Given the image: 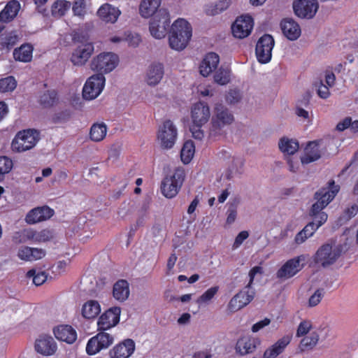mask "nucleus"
I'll return each mask as SVG.
<instances>
[{"label": "nucleus", "instance_id": "nucleus-5", "mask_svg": "<svg viewBox=\"0 0 358 358\" xmlns=\"http://www.w3.org/2000/svg\"><path fill=\"white\" fill-rule=\"evenodd\" d=\"M185 171L181 168H177L174 170L173 174L167 176L162 182V194L168 199L175 197L184 180Z\"/></svg>", "mask_w": 358, "mask_h": 358}, {"label": "nucleus", "instance_id": "nucleus-53", "mask_svg": "<svg viewBox=\"0 0 358 358\" xmlns=\"http://www.w3.org/2000/svg\"><path fill=\"white\" fill-rule=\"evenodd\" d=\"M324 296V289L320 288L316 289L308 299V306L315 307L317 306Z\"/></svg>", "mask_w": 358, "mask_h": 358}, {"label": "nucleus", "instance_id": "nucleus-24", "mask_svg": "<svg viewBox=\"0 0 358 358\" xmlns=\"http://www.w3.org/2000/svg\"><path fill=\"white\" fill-rule=\"evenodd\" d=\"M45 250L38 248L21 246L17 252V257L23 262H34L45 256Z\"/></svg>", "mask_w": 358, "mask_h": 358}, {"label": "nucleus", "instance_id": "nucleus-21", "mask_svg": "<svg viewBox=\"0 0 358 358\" xmlns=\"http://www.w3.org/2000/svg\"><path fill=\"white\" fill-rule=\"evenodd\" d=\"M135 343L131 339H125L110 350V358H129L134 352Z\"/></svg>", "mask_w": 358, "mask_h": 358}, {"label": "nucleus", "instance_id": "nucleus-10", "mask_svg": "<svg viewBox=\"0 0 358 358\" xmlns=\"http://www.w3.org/2000/svg\"><path fill=\"white\" fill-rule=\"evenodd\" d=\"M106 78L102 74H94L85 82L83 88V96L86 100L96 99L103 91Z\"/></svg>", "mask_w": 358, "mask_h": 358}, {"label": "nucleus", "instance_id": "nucleus-45", "mask_svg": "<svg viewBox=\"0 0 358 358\" xmlns=\"http://www.w3.org/2000/svg\"><path fill=\"white\" fill-rule=\"evenodd\" d=\"M219 290L217 286L211 287L205 291L196 301L199 306L208 303L216 295Z\"/></svg>", "mask_w": 358, "mask_h": 358}, {"label": "nucleus", "instance_id": "nucleus-38", "mask_svg": "<svg viewBox=\"0 0 358 358\" xmlns=\"http://www.w3.org/2000/svg\"><path fill=\"white\" fill-rule=\"evenodd\" d=\"M71 3L66 0H57L51 7L52 15L55 18H59L64 16L70 9Z\"/></svg>", "mask_w": 358, "mask_h": 358}, {"label": "nucleus", "instance_id": "nucleus-22", "mask_svg": "<svg viewBox=\"0 0 358 358\" xmlns=\"http://www.w3.org/2000/svg\"><path fill=\"white\" fill-rule=\"evenodd\" d=\"M280 27L283 36L289 41L297 40L301 34V29L299 24L292 18L282 20Z\"/></svg>", "mask_w": 358, "mask_h": 358}, {"label": "nucleus", "instance_id": "nucleus-64", "mask_svg": "<svg viewBox=\"0 0 358 358\" xmlns=\"http://www.w3.org/2000/svg\"><path fill=\"white\" fill-rule=\"evenodd\" d=\"M212 354L208 350H200L195 352L193 355V358H211Z\"/></svg>", "mask_w": 358, "mask_h": 358}, {"label": "nucleus", "instance_id": "nucleus-7", "mask_svg": "<svg viewBox=\"0 0 358 358\" xmlns=\"http://www.w3.org/2000/svg\"><path fill=\"white\" fill-rule=\"evenodd\" d=\"M157 138L163 149L172 148L178 138V129L176 124L170 120L163 122L159 126Z\"/></svg>", "mask_w": 358, "mask_h": 358}, {"label": "nucleus", "instance_id": "nucleus-2", "mask_svg": "<svg viewBox=\"0 0 358 358\" xmlns=\"http://www.w3.org/2000/svg\"><path fill=\"white\" fill-rule=\"evenodd\" d=\"M192 36V28L184 18L176 20L171 24L169 43L171 49L181 51L188 45Z\"/></svg>", "mask_w": 358, "mask_h": 358}, {"label": "nucleus", "instance_id": "nucleus-19", "mask_svg": "<svg viewBox=\"0 0 358 358\" xmlns=\"http://www.w3.org/2000/svg\"><path fill=\"white\" fill-rule=\"evenodd\" d=\"M164 76V66L159 62L151 63L145 73L144 81L150 87L159 85Z\"/></svg>", "mask_w": 358, "mask_h": 358}, {"label": "nucleus", "instance_id": "nucleus-54", "mask_svg": "<svg viewBox=\"0 0 358 358\" xmlns=\"http://www.w3.org/2000/svg\"><path fill=\"white\" fill-rule=\"evenodd\" d=\"M242 98V94L240 90L237 89L230 90L225 96L227 103L229 104H235L238 103Z\"/></svg>", "mask_w": 358, "mask_h": 358}, {"label": "nucleus", "instance_id": "nucleus-42", "mask_svg": "<svg viewBox=\"0 0 358 358\" xmlns=\"http://www.w3.org/2000/svg\"><path fill=\"white\" fill-rule=\"evenodd\" d=\"M319 341V334L316 331H312L303 338L300 342L301 350H311L316 346Z\"/></svg>", "mask_w": 358, "mask_h": 358}, {"label": "nucleus", "instance_id": "nucleus-55", "mask_svg": "<svg viewBox=\"0 0 358 358\" xmlns=\"http://www.w3.org/2000/svg\"><path fill=\"white\" fill-rule=\"evenodd\" d=\"M262 272H263V268H262V267H261L259 266H254L253 268H252L250 270V271L248 273L249 280H248V282L247 283V285L245 286L246 287V289H252V285L253 284V281L255 280L256 275L262 274Z\"/></svg>", "mask_w": 358, "mask_h": 358}, {"label": "nucleus", "instance_id": "nucleus-43", "mask_svg": "<svg viewBox=\"0 0 358 358\" xmlns=\"http://www.w3.org/2000/svg\"><path fill=\"white\" fill-rule=\"evenodd\" d=\"M41 105L45 108H49L55 106L58 102L57 94L55 90L47 91L44 92L39 99Z\"/></svg>", "mask_w": 358, "mask_h": 358}, {"label": "nucleus", "instance_id": "nucleus-56", "mask_svg": "<svg viewBox=\"0 0 358 358\" xmlns=\"http://www.w3.org/2000/svg\"><path fill=\"white\" fill-rule=\"evenodd\" d=\"M315 87H317V94L320 98L325 99L329 96V86L324 85L322 81H320L315 83Z\"/></svg>", "mask_w": 358, "mask_h": 358}, {"label": "nucleus", "instance_id": "nucleus-28", "mask_svg": "<svg viewBox=\"0 0 358 358\" xmlns=\"http://www.w3.org/2000/svg\"><path fill=\"white\" fill-rule=\"evenodd\" d=\"M97 16L106 23H115L121 15L120 10L110 3L101 5L96 12Z\"/></svg>", "mask_w": 358, "mask_h": 358}, {"label": "nucleus", "instance_id": "nucleus-36", "mask_svg": "<svg viewBox=\"0 0 358 358\" xmlns=\"http://www.w3.org/2000/svg\"><path fill=\"white\" fill-rule=\"evenodd\" d=\"M129 285L127 281L120 280L114 284L113 296L115 300L123 302L129 298Z\"/></svg>", "mask_w": 358, "mask_h": 358}, {"label": "nucleus", "instance_id": "nucleus-15", "mask_svg": "<svg viewBox=\"0 0 358 358\" xmlns=\"http://www.w3.org/2000/svg\"><path fill=\"white\" fill-rule=\"evenodd\" d=\"M255 295L254 289H246L245 287L231 299L227 305V310L230 313H235L242 309L252 301Z\"/></svg>", "mask_w": 358, "mask_h": 358}, {"label": "nucleus", "instance_id": "nucleus-18", "mask_svg": "<svg viewBox=\"0 0 358 358\" xmlns=\"http://www.w3.org/2000/svg\"><path fill=\"white\" fill-rule=\"evenodd\" d=\"M190 117L192 124L198 126H203L210 120V109L209 106L202 101H199L192 105L190 111Z\"/></svg>", "mask_w": 358, "mask_h": 358}, {"label": "nucleus", "instance_id": "nucleus-35", "mask_svg": "<svg viewBox=\"0 0 358 358\" xmlns=\"http://www.w3.org/2000/svg\"><path fill=\"white\" fill-rule=\"evenodd\" d=\"M34 47L29 43H24L13 50V55L15 61L27 63L32 60Z\"/></svg>", "mask_w": 358, "mask_h": 358}, {"label": "nucleus", "instance_id": "nucleus-23", "mask_svg": "<svg viewBox=\"0 0 358 358\" xmlns=\"http://www.w3.org/2000/svg\"><path fill=\"white\" fill-rule=\"evenodd\" d=\"M53 214L54 210L48 206L37 207L27 214L25 221L29 224H33L50 218Z\"/></svg>", "mask_w": 358, "mask_h": 358}, {"label": "nucleus", "instance_id": "nucleus-62", "mask_svg": "<svg viewBox=\"0 0 358 358\" xmlns=\"http://www.w3.org/2000/svg\"><path fill=\"white\" fill-rule=\"evenodd\" d=\"M358 213V205L356 203L352 204L345 210V216L347 219H351L355 217Z\"/></svg>", "mask_w": 358, "mask_h": 358}, {"label": "nucleus", "instance_id": "nucleus-57", "mask_svg": "<svg viewBox=\"0 0 358 358\" xmlns=\"http://www.w3.org/2000/svg\"><path fill=\"white\" fill-rule=\"evenodd\" d=\"M203 126H198L195 124H192L190 127V131L192 137L196 140H202L204 137V131L202 129Z\"/></svg>", "mask_w": 358, "mask_h": 358}, {"label": "nucleus", "instance_id": "nucleus-40", "mask_svg": "<svg viewBox=\"0 0 358 358\" xmlns=\"http://www.w3.org/2000/svg\"><path fill=\"white\" fill-rule=\"evenodd\" d=\"M195 153V145L192 141H187L183 144L180 152L182 162L185 164H189L192 159Z\"/></svg>", "mask_w": 358, "mask_h": 358}, {"label": "nucleus", "instance_id": "nucleus-30", "mask_svg": "<svg viewBox=\"0 0 358 358\" xmlns=\"http://www.w3.org/2000/svg\"><path fill=\"white\" fill-rule=\"evenodd\" d=\"M54 334L58 340L69 344L73 343L77 338L76 330L69 325H59L54 329Z\"/></svg>", "mask_w": 358, "mask_h": 358}, {"label": "nucleus", "instance_id": "nucleus-26", "mask_svg": "<svg viewBox=\"0 0 358 358\" xmlns=\"http://www.w3.org/2000/svg\"><path fill=\"white\" fill-rule=\"evenodd\" d=\"M220 63V57L215 52L207 53L199 65V72L204 77L208 76L217 68Z\"/></svg>", "mask_w": 358, "mask_h": 358}, {"label": "nucleus", "instance_id": "nucleus-37", "mask_svg": "<svg viewBox=\"0 0 358 358\" xmlns=\"http://www.w3.org/2000/svg\"><path fill=\"white\" fill-rule=\"evenodd\" d=\"M108 127L103 122L94 123L90 130V139L93 142H101L106 136Z\"/></svg>", "mask_w": 358, "mask_h": 358}, {"label": "nucleus", "instance_id": "nucleus-20", "mask_svg": "<svg viewBox=\"0 0 358 358\" xmlns=\"http://www.w3.org/2000/svg\"><path fill=\"white\" fill-rule=\"evenodd\" d=\"M94 45L86 43L79 45L72 52L71 61L75 66L84 65L94 52Z\"/></svg>", "mask_w": 358, "mask_h": 358}, {"label": "nucleus", "instance_id": "nucleus-14", "mask_svg": "<svg viewBox=\"0 0 358 358\" xmlns=\"http://www.w3.org/2000/svg\"><path fill=\"white\" fill-rule=\"evenodd\" d=\"M294 14L302 19H312L319 8L317 0H295L293 2Z\"/></svg>", "mask_w": 358, "mask_h": 358}, {"label": "nucleus", "instance_id": "nucleus-1", "mask_svg": "<svg viewBox=\"0 0 358 358\" xmlns=\"http://www.w3.org/2000/svg\"><path fill=\"white\" fill-rule=\"evenodd\" d=\"M338 191L339 186L335 185L334 181L331 180L329 182L328 187L315 193V199L317 201L313 204L310 211L313 221L302 229L308 237H311L316 230L327 222L328 215L322 210L334 199Z\"/></svg>", "mask_w": 358, "mask_h": 358}, {"label": "nucleus", "instance_id": "nucleus-6", "mask_svg": "<svg viewBox=\"0 0 358 358\" xmlns=\"http://www.w3.org/2000/svg\"><path fill=\"white\" fill-rule=\"evenodd\" d=\"M171 22L170 14L165 8L160 9L150 22L149 30L152 37L161 39L165 37Z\"/></svg>", "mask_w": 358, "mask_h": 358}, {"label": "nucleus", "instance_id": "nucleus-52", "mask_svg": "<svg viewBox=\"0 0 358 358\" xmlns=\"http://www.w3.org/2000/svg\"><path fill=\"white\" fill-rule=\"evenodd\" d=\"M313 329V323L310 320L301 321L297 328L296 336L302 337L306 336Z\"/></svg>", "mask_w": 358, "mask_h": 358}, {"label": "nucleus", "instance_id": "nucleus-3", "mask_svg": "<svg viewBox=\"0 0 358 358\" xmlns=\"http://www.w3.org/2000/svg\"><path fill=\"white\" fill-rule=\"evenodd\" d=\"M38 139V133L34 129L19 131L12 141L11 149L15 152H25L32 149Z\"/></svg>", "mask_w": 358, "mask_h": 358}, {"label": "nucleus", "instance_id": "nucleus-58", "mask_svg": "<svg viewBox=\"0 0 358 358\" xmlns=\"http://www.w3.org/2000/svg\"><path fill=\"white\" fill-rule=\"evenodd\" d=\"M249 236V233L247 231H241L236 237L234 243L233 244V249L238 248L243 241L246 240Z\"/></svg>", "mask_w": 358, "mask_h": 358}, {"label": "nucleus", "instance_id": "nucleus-33", "mask_svg": "<svg viewBox=\"0 0 358 358\" xmlns=\"http://www.w3.org/2000/svg\"><path fill=\"white\" fill-rule=\"evenodd\" d=\"M321 157L318 144L315 142H310L304 150L303 155L301 157V162L303 164H308L319 159Z\"/></svg>", "mask_w": 358, "mask_h": 358}, {"label": "nucleus", "instance_id": "nucleus-48", "mask_svg": "<svg viewBox=\"0 0 358 358\" xmlns=\"http://www.w3.org/2000/svg\"><path fill=\"white\" fill-rule=\"evenodd\" d=\"M27 276L28 278H32L33 283L36 286L43 285L47 280L48 275L45 271H36V270H29Z\"/></svg>", "mask_w": 358, "mask_h": 358}, {"label": "nucleus", "instance_id": "nucleus-13", "mask_svg": "<svg viewBox=\"0 0 358 358\" xmlns=\"http://www.w3.org/2000/svg\"><path fill=\"white\" fill-rule=\"evenodd\" d=\"M274 44V39L269 34H264L258 40L255 52L260 63L266 64L271 61Z\"/></svg>", "mask_w": 358, "mask_h": 358}, {"label": "nucleus", "instance_id": "nucleus-17", "mask_svg": "<svg viewBox=\"0 0 358 358\" xmlns=\"http://www.w3.org/2000/svg\"><path fill=\"white\" fill-rule=\"evenodd\" d=\"M253 26L254 22L251 16L241 15L231 25L232 34L235 38H245L250 34Z\"/></svg>", "mask_w": 358, "mask_h": 358}, {"label": "nucleus", "instance_id": "nucleus-61", "mask_svg": "<svg viewBox=\"0 0 358 358\" xmlns=\"http://www.w3.org/2000/svg\"><path fill=\"white\" fill-rule=\"evenodd\" d=\"M18 41V36L15 33H10L7 35L3 41V43L7 46H13Z\"/></svg>", "mask_w": 358, "mask_h": 358}, {"label": "nucleus", "instance_id": "nucleus-44", "mask_svg": "<svg viewBox=\"0 0 358 358\" xmlns=\"http://www.w3.org/2000/svg\"><path fill=\"white\" fill-rule=\"evenodd\" d=\"M229 0H220L215 5L206 6L205 12L209 15H215L225 10L229 6Z\"/></svg>", "mask_w": 358, "mask_h": 358}, {"label": "nucleus", "instance_id": "nucleus-39", "mask_svg": "<svg viewBox=\"0 0 358 358\" xmlns=\"http://www.w3.org/2000/svg\"><path fill=\"white\" fill-rule=\"evenodd\" d=\"M280 150L287 155H294L299 150V143L294 139L282 138L278 143Z\"/></svg>", "mask_w": 358, "mask_h": 358}, {"label": "nucleus", "instance_id": "nucleus-51", "mask_svg": "<svg viewBox=\"0 0 358 358\" xmlns=\"http://www.w3.org/2000/svg\"><path fill=\"white\" fill-rule=\"evenodd\" d=\"M13 167L11 159L6 156L0 157V178L8 173Z\"/></svg>", "mask_w": 358, "mask_h": 358}, {"label": "nucleus", "instance_id": "nucleus-4", "mask_svg": "<svg viewBox=\"0 0 358 358\" xmlns=\"http://www.w3.org/2000/svg\"><path fill=\"white\" fill-rule=\"evenodd\" d=\"M119 64V57L111 52H105L93 57L90 68L99 74L108 73L113 71Z\"/></svg>", "mask_w": 358, "mask_h": 358}, {"label": "nucleus", "instance_id": "nucleus-9", "mask_svg": "<svg viewBox=\"0 0 358 358\" xmlns=\"http://www.w3.org/2000/svg\"><path fill=\"white\" fill-rule=\"evenodd\" d=\"M234 121V115L226 106L222 103H216L215 105L211 120L213 129H222L231 124Z\"/></svg>", "mask_w": 358, "mask_h": 358}, {"label": "nucleus", "instance_id": "nucleus-12", "mask_svg": "<svg viewBox=\"0 0 358 358\" xmlns=\"http://www.w3.org/2000/svg\"><path fill=\"white\" fill-rule=\"evenodd\" d=\"M341 255V250L336 245L327 243L316 252L315 261L323 267L333 264Z\"/></svg>", "mask_w": 358, "mask_h": 358}, {"label": "nucleus", "instance_id": "nucleus-41", "mask_svg": "<svg viewBox=\"0 0 358 358\" xmlns=\"http://www.w3.org/2000/svg\"><path fill=\"white\" fill-rule=\"evenodd\" d=\"M13 241L16 244L33 242V229H24L15 232L13 236Z\"/></svg>", "mask_w": 358, "mask_h": 358}, {"label": "nucleus", "instance_id": "nucleus-50", "mask_svg": "<svg viewBox=\"0 0 358 358\" xmlns=\"http://www.w3.org/2000/svg\"><path fill=\"white\" fill-rule=\"evenodd\" d=\"M52 237V233L48 229L37 231L33 229V243H43L50 241Z\"/></svg>", "mask_w": 358, "mask_h": 358}, {"label": "nucleus", "instance_id": "nucleus-29", "mask_svg": "<svg viewBox=\"0 0 358 358\" xmlns=\"http://www.w3.org/2000/svg\"><path fill=\"white\" fill-rule=\"evenodd\" d=\"M291 341V336L285 335L282 336L264 351L263 358H276L285 351Z\"/></svg>", "mask_w": 358, "mask_h": 358}, {"label": "nucleus", "instance_id": "nucleus-16", "mask_svg": "<svg viewBox=\"0 0 358 358\" xmlns=\"http://www.w3.org/2000/svg\"><path fill=\"white\" fill-rule=\"evenodd\" d=\"M121 308L117 306L110 308L98 318L96 324L98 330L107 331L115 327L120 322Z\"/></svg>", "mask_w": 358, "mask_h": 358}, {"label": "nucleus", "instance_id": "nucleus-59", "mask_svg": "<svg viewBox=\"0 0 358 358\" xmlns=\"http://www.w3.org/2000/svg\"><path fill=\"white\" fill-rule=\"evenodd\" d=\"M71 263L70 259H66L64 260H60L56 263L55 265V272L58 273H62L66 271V268L69 267Z\"/></svg>", "mask_w": 358, "mask_h": 358}, {"label": "nucleus", "instance_id": "nucleus-31", "mask_svg": "<svg viewBox=\"0 0 358 358\" xmlns=\"http://www.w3.org/2000/svg\"><path fill=\"white\" fill-rule=\"evenodd\" d=\"M20 8V3L16 0L8 2L0 12V22L7 23L12 21L17 16Z\"/></svg>", "mask_w": 358, "mask_h": 358}, {"label": "nucleus", "instance_id": "nucleus-34", "mask_svg": "<svg viewBox=\"0 0 358 358\" xmlns=\"http://www.w3.org/2000/svg\"><path fill=\"white\" fill-rule=\"evenodd\" d=\"M101 308L99 302L96 300H88L81 308L82 316L87 320L96 318L101 313Z\"/></svg>", "mask_w": 358, "mask_h": 358}, {"label": "nucleus", "instance_id": "nucleus-47", "mask_svg": "<svg viewBox=\"0 0 358 358\" xmlns=\"http://www.w3.org/2000/svg\"><path fill=\"white\" fill-rule=\"evenodd\" d=\"M17 86V81L13 76H8L0 79V92L13 91Z\"/></svg>", "mask_w": 358, "mask_h": 358}, {"label": "nucleus", "instance_id": "nucleus-11", "mask_svg": "<svg viewBox=\"0 0 358 358\" xmlns=\"http://www.w3.org/2000/svg\"><path fill=\"white\" fill-rule=\"evenodd\" d=\"M306 257L299 255L285 262L276 273V277L284 281L296 275L303 267Z\"/></svg>", "mask_w": 358, "mask_h": 358}, {"label": "nucleus", "instance_id": "nucleus-32", "mask_svg": "<svg viewBox=\"0 0 358 358\" xmlns=\"http://www.w3.org/2000/svg\"><path fill=\"white\" fill-rule=\"evenodd\" d=\"M160 5L161 0H142L139 6V13L144 18L154 16L161 9Z\"/></svg>", "mask_w": 358, "mask_h": 358}, {"label": "nucleus", "instance_id": "nucleus-46", "mask_svg": "<svg viewBox=\"0 0 358 358\" xmlns=\"http://www.w3.org/2000/svg\"><path fill=\"white\" fill-rule=\"evenodd\" d=\"M231 71L229 69L220 68L214 75V80L219 85H226L229 83Z\"/></svg>", "mask_w": 358, "mask_h": 358}, {"label": "nucleus", "instance_id": "nucleus-27", "mask_svg": "<svg viewBox=\"0 0 358 358\" xmlns=\"http://www.w3.org/2000/svg\"><path fill=\"white\" fill-rule=\"evenodd\" d=\"M259 343L260 341L258 338L250 336H244L237 341L235 350L241 355H245L253 352Z\"/></svg>", "mask_w": 358, "mask_h": 358}, {"label": "nucleus", "instance_id": "nucleus-60", "mask_svg": "<svg viewBox=\"0 0 358 358\" xmlns=\"http://www.w3.org/2000/svg\"><path fill=\"white\" fill-rule=\"evenodd\" d=\"M271 323V320L268 318H264V320L257 322L254 324L251 328V330L253 333L258 332L264 327L268 326Z\"/></svg>", "mask_w": 358, "mask_h": 358}, {"label": "nucleus", "instance_id": "nucleus-63", "mask_svg": "<svg viewBox=\"0 0 358 358\" xmlns=\"http://www.w3.org/2000/svg\"><path fill=\"white\" fill-rule=\"evenodd\" d=\"M237 211L235 207H230L227 210V222L232 224L236 218Z\"/></svg>", "mask_w": 358, "mask_h": 358}, {"label": "nucleus", "instance_id": "nucleus-49", "mask_svg": "<svg viewBox=\"0 0 358 358\" xmlns=\"http://www.w3.org/2000/svg\"><path fill=\"white\" fill-rule=\"evenodd\" d=\"M71 7L73 15L80 18H83L87 13L85 0H74Z\"/></svg>", "mask_w": 358, "mask_h": 358}, {"label": "nucleus", "instance_id": "nucleus-25", "mask_svg": "<svg viewBox=\"0 0 358 358\" xmlns=\"http://www.w3.org/2000/svg\"><path fill=\"white\" fill-rule=\"evenodd\" d=\"M57 344L51 336H40L35 343V350L43 356H51L57 350Z\"/></svg>", "mask_w": 358, "mask_h": 358}, {"label": "nucleus", "instance_id": "nucleus-8", "mask_svg": "<svg viewBox=\"0 0 358 358\" xmlns=\"http://www.w3.org/2000/svg\"><path fill=\"white\" fill-rule=\"evenodd\" d=\"M92 337L86 345V352L90 355H94L102 350L108 348L115 341L114 336L103 330Z\"/></svg>", "mask_w": 358, "mask_h": 358}]
</instances>
